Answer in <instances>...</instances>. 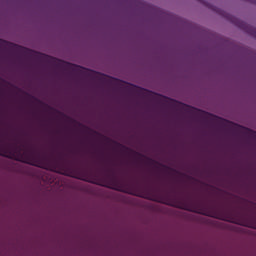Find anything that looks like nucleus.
<instances>
[{
  "label": "nucleus",
  "instance_id": "7ed1b4c3",
  "mask_svg": "<svg viewBox=\"0 0 256 256\" xmlns=\"http://www.w3.org/2000/svg\"><path fill=\"white\" fill-rule=\"evenodd\" d=\"M241 225H243L244 227H255L253 224L249 223V222H242Z\"/></svg>",
  "mask_w": 256,
  "mask_h": 256
},
{
  "label": "nucleus",
  "instance_id": "39448f33",
  "mask_svg": "<svg viewBox=\"0 0 256 256\" xmlns=\"http://www.w3.org/2000/svg\"><path fill=\"white\" fill-rule=\"evenodd\" d=\"M136 155H138V157H143V154L139 153V152H134Z\"/></svg>",
  "mask_w": 256,
  "mask_h": 256
},
{
  "label": "nucleus",
  "instance_id": "f257e3e1",
  "mask_svg": "<svg viewBox=\"0 0 256 256\" xmlns=\"http://www.w3.org/2000/svg\"><path fill=\"white\" fill-rule=\"evenodd\" d=\"M100 175L102 177V183H100L102 187L114 189V191H122L123 193H125L124 187H130V189L143 191L135 192L134 195H136V197H142L143 199L170 205V207H177V209L212 217V202L193 199V197L189 195L185 196L175 191L173 188L170 190H161L159 187L141 185L139 181L125 182L117 177V173L113 167H104Z\"/></svg>",
  "mask_w": 256,
  "mask_h": 256
},
{
  "label": "nucleus",
  "instance_id": "423d86ee",
  "mask_svg": "<svg viewBox=\"0 0 256 256\" xmlns=\"http://www.w3.org/2000/svg\"><path fill=\"white\" fill-rule=\"evenodd\" d=\"M130 195H133V190H129Z\"/></svg>",
  "mask_w": 256,
  "mask_h": 256
},
{
  "label": "nucleus",
  "instance_id": "6e6552de",
  "mask_svg": "<svg viewBox=\"0 0 256 256\" xmlns=\"http://www.w3.org/2000/svg\"><path fill=\"white\" fill-rule=\"evenodd\" d=\"M79 126H80V127H85V126H83V124H81V123H79Z\"/></svg>",
  "mask_w": 256,
  "mask_h": 256
},
{
  "label": "nucleus",
  "instance_id": "f03ea898",
  "mask_svg": "<svg viewBox=\"0 0 256 256\" xmlns=\"http://www.w3.org/2000/svg\"><path fill=\"white\" fill-rule=\"evenodd\" d=\"M147 160L150 161V163H152V164L156 163V165H160V167H163L164 169H168L169 171H176L175 169H173V168H171V167H169L167 165L159 164V162H157V161H155V160H153L151 158H147Z\"/></svg>",
  "mask_w": 256,
  "mask_h": 256
},
{
  "label": "nucleus",
  "instance_id": "0eeeda50",
  "mask_svg": "<svg viewBox=\"0 0 256 256\" xmlns=\"http://www.w3.org/2000/svg\"><path fill=\"white\" fill-rule=\"evenodd\" d=\"M250 219H252V221H256V218H254V217H250Z\"/></svg>",
  "mask_w": 256,
  "mask_h": 256
},
{
  "label": "nucleus",
  "instance_id": "9d476101",
  "mask_svg": "<svg viewBox=\"0 0 256 256\" xmlns=\"http://www.w3.org/2000/svg\"><path fill=\"white\" fill-rule=\"evenodd\" d=\"M107 141H109V138H106Z\"/></svg>",
  "mask_w": 256,
  "mask_h": 256
},
{
  "label": "nucleus",
  "instance_id": "1a4fd4ad",
  "mask_svg": "<svg viewBox=\"0 0 256 256\" xmlns=\"http://www.w3.org/2000/svg\"><path fill=\"white\" fill-rule=\"evenodd\" d=\"M70 153H75V151H73V150H70Z\"/></svg>",
  "mask_w": 256,
  "mask_h": 256
},
{
  "label": "nucleus",
  "instance_id": "20e7f679",
  "mask_svg": "<svg viewBox=\"0 0 256 256\" xmlns=\"http://www.w3.org/2000/svg\"><path fill=\"white\" fill-rule=\"evenodd\" d=\"M116 143V145H118V147H122V149H126V151H131V149H129L128 147L124 146L123 144H119L117 142H114Z\"/></svg>",
  "mask_w": 256,
  "mask_h": 256
}]
</instances>
